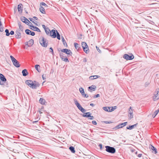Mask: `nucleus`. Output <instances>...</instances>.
I'll list each match as a JSON object with an SVG mask.
<instances>
[{"label":"nucleus","mask_w":159,"mask_h":159,"mask_svg":"<svg viewBox=\"0 0 159 159\" xmlns=\"http://www.w3.org/2000/svg\"><path fill=\"white\" fill-rule=\"evenodd\" d=\"M149 149H157L155 147L151 144H149Z\"/></svg>","instance_id":"obj_43"},{"label":"nucleus","mask_w":159,"mask_h":159,"mask_svg":"<svg viewBox=\"0 0 159 159\" xmlns=\"http://www.w3.org/2000/svg\"><path fill=\"white\" fill-rule=\"evenodd\" d=\"M33 85H34L33 87V89H35L37 87H39L40 85V84L36 81L34 80L33 81Z\"/></svg>","instance_id":"obj_17"},{"label":"nucleus","mask_w":159,"mask_h":159,"mask_svg":"<svg viewBox=\"0 0 159 159\" xmlns=\"http://www.w3.org/2000/svg\"><path fill=\"white\" fill-rule=\"evenodd\" d=\"M29 20L30 21H32V22H33V19H32V18H29Z\"/></svg>","instance_id":"obj_64"},{"label":"nucleus","mask_w":159,"mask_h":159,"mask_svg":"<svg viewBox=\"0 0 159 159\" xmlns=\"http://www.w3.org/2000/svg\"><path fill=\"white\" fill-rule=\"evenodd\" d=\"M42 26L43 28L44 29V30L45 29H47V28H46V26H45V25H42Z\"/></svg>","instance_id":"obj_59"},{"label":"nucleus","mask_w":159,"mask_h":159,"mask_svg":"<svg viewBox=\"0 0 159 159\" xmlns=\"http://www.w3.org/2000/svg\"><path fill=\"white\" fill-rule=\"evenodd\" d=\"M84 159H96L95 157L92 155V153L90 152L89 150L87 152H84Z\"/></svg>","instance_id":"obj_4"},{"label":"nucleus","mask_w":159,"mask_h":159,"mask_svg":"<svg viewBox=\"0 0 159 159\" xmlns=\"http://www.w3.org/2000/svg\"><path fill=\"white\" fill-rule=\"evenodd\" d=\"M61 51L62 52L66 54L68 57L70 56H72V52L70 49L67 48H64L62 49Z\"/></svg>","instance_id":"obj_11"},{"label":"nucleus","mask_w":159,"mask_h":159,"mask_svg":"<svg viewBox=\"0 0 159 159\" xmlns=\"http://www.w3.org/2000/svg\"><path fill=\"white\" fill-rule=\"evenodd\" d=\"M157 112V111H155L152 114V117H153V118H154L158 113Z\"/></svg>","instance_id":"obj_40"},{"label":"nucleus","mask_w":159,"mask_h":159,"mask_svg":"<svg viewBox=\"0 0 159 159\" xmlns=\"http://www.w3.org/2000/svg\"><path fill=\"white\" fill-rule=\"evenodd\" d=\"M105 148H106V149H115L114 147H111L109 146H106L105 147Z\"/></svg>","instance_id":"obj_38"},{"label":"nucleus","mask_w":159,"mask_h":159,"mask_svg":"<svg viewBox=\"0 0 159 159\" xmlns=\"http://www.w3.org/2000/svg\"><path fill=\"white\" fill-rule=\"evenodd\" d=\"M50 32V36L53 38H55L57 37L58 39L59 40H60V35L57 30L53 29Z\"/></svg>","instance_id":"obj_3"},{"label":"nucleus","mask_w":159,"mask_h":159,"mask_svg":"<svg viewBox=\"0 0 159 159\" xmlns=\"http://www.w3.org/2000/svg\"><path fill=\"white\" fill-rule=\"evenodd\" d=\"M99 97H100L99 94H96V95H94L93 96V98H97Z\"/></svg>","instance_id":"obj_49"},{"label":"nucleus","mask_w":159,"mask_h":159,"mask_svg":"<svg viewBox=\"0 0 159 159\" xmlns=\"http://www.w3.org/2000/svg\"><path fill=\"white\" fill-rule=\"evenodd\" d=\"M79 91L83 97L87 98L89 97L87 94L85 93L84 89L82 88H80L79 89Z\"/></svg>","instance_id":"obj_14"},{"label":"nucleus","mask_w":159,"mask_h":159,"mask_svg":"<svg viewBox=\"0 0 159 159\" xmlns=\"http://www.w3.org/2000/svg\"><path fill=\"white\" fill-rule=\"evenodd\" d=\"M42 111H41L39 109V110L38 111V112H39L40 114L43 113V112H42Z\"/></svg>","instance_id":"obj_62"},{"label":"nucleus","mask_w":159,"mask_h":159,"mask_svg":"<svg viewBox=\"0 0 159 159\" xmlns=\"http://www.w3.org/2000/svg\"><path fill=\"white\" fill-rule=\"evenodd\" d=\"M39 10L43 14H45V9L42 6H40Z\"/></svg>","instance_id":"obj_25"},{"label":"nucleus","mask_w":159,"mask_h":159,"mask_svg":"<svg viewBox=\"0 0 159 159\" xmlns=\"http://www.w3.org/2000/svg\"><path fill=\"white\" fill-rule=\"evenodd\" d=\"M17 11V8L16 7H15L14 9V11L15 13Z\"/></svg>","instance_id":"obj_61"},{"label":"nucleus","mask_w":159,"mask_h":159,"mask_svg":"<svg viewBox=\"0 0 159 159\" xmlns=\"http://www.w3.org/2000/svg\"><path fill=\"white\" fill-rule=\"evenodd\" d=\"M132 111H133L132 109V107H130L129 109V110L128 111V112L129 114V115H128L129 120H131L133 118V117Z\"/></svg>","instance_id":"obj_18"},{"label":"nucleus","mask_w":159,"mask_h":159,"mask_svg":"<svg viewBox=\"0 0 159 159\" xmlns=\"http://www.w3.org/2000/svg\"><path fill=\"white\" fill-rule=\"evenodd\" d=\"M39 41L42 46L45 48L47 47L48 44V41L46 39H45L44 37H40L39 39Z\"/></svg>","instance_id":"obj_5"},{"label":"nucleus","mask_w":159,"mask_h":159,"mask_svg":"<svg viewBox=\"0 0 159 159\" xmlns=\"http://www.w3.org/2000/svg\"><path fill=\"white\" fill-rule=\"evenodd\" d=\"M96 49L98 51V52L99 53H101L102 52L101 51V50L99 49V47H98V46H96Z\"/></svg>","instance_id":"obj_47"},{"label":"nucleus","mask_w":159,"mask_h":159,"mask_svg":"<svg viewBox=\"0 0 159 159\" xmlns=\"http://www.w3.org/2000/svg\"><path fill=\"white\" fill-rule=\"evenodd\" d=\"M127 124V122L119 124L118 125L112 128L111 129L116 130L117 129L122 128L123 127L125 126Z\"/></svg>","instance_id":"obj_10"},{"label":"nucleus","mask_w":159,"mask_h":159,"mask_svg":"<svg viewBox=\"0 0 159 159\" xmlns=\"http://www.w3.org/2000/svg\"><path fill=\"white\" fill-rule=\"evenodd\" d=\"M5 32L6 33V36H8L10 35V34H9L10 33L9 32V31L8 29H6Z\"/></svg>","instance_id":"obj_36"},{"label":"nucleus","mask_w":159,"mask_h":159,"mask_svg":"<svg viewBox=\"0 0 159 159\" xmlns=\"http://www.w3.org/2000/svg\"><path fill=\"white\" fill-rule=\"evenodd\" d=\"M92 123L95 125H97V123L96 121L95 120H93L92 121Z\"/></svg>","instance_id":"obj_55"},{"label":"nucleus","mask_w":159,"mask_h":159,"mask_svg":"<svg viewBox=\"0 0 159 159\" xmlns=\"http://www.w3.org/2000/svg\"><path fill=\"white\" fill-rule=\"evenodd\" d=\"M102 122H103L105 124H109L113 123V122L112 121L110 120V121H102Z\"/></svg>","instance_id":"obj_44"},{"label":"nucleus","mask_w":159,"mask_h":159,"mask_svg":"<svg viewBox=\"0 0 159 159\" xmlns=\"http://www.w3.org/2000/svg\"><path fill=\"white\" fill-rule=\"evenodd\" d=\"M74 45L77 51H80L82 50L80 45L77 43H74Z\"/></svg>","instance_id":"obj_19"},{"label":"nucleus","mask_w":159,"mask_h":159,"mask_svg":"<svg viewBox=\"0 0 159 159\" xmlns=\"http://www.w3.org/2000/svg\"><path fill=\"white\" fill-rule=\"evenodd\" d=\"M60 56L61 59L66 62H69V61L66 56H65V54L62 53H60Z\"/></svg>","instance_id":"obj_12"},{"label":"nucleus","mask_w":159,"mask_h":159,"mask_svg":"<svg viewBox=\"0 0 159 159\" xmlns=\"http://www.w3.org/2000/svg\"><path fill=\"white\" fill-rule=\"evenodd\" d=\"M100 76L99 75H93V76H91L89 77V78L90 80H94L95 79L97 78H99Z\"/></svg>","instance_id":"obj_28"},{"label":"nucleus","mask_w":159,"mask_h":159,"mask_svg":"<svg viewBox=\"0 0 159 159\" xmlns=\"http://www.w3.org/2000/svg\"><path fill=\"white\" fill-rule=\"evenodd\" d=\"M30 29L34 31H36L37 32H41L40 30L38 27L33 25L32 24H31V25H30Z\"/></svg>","instance_id":"obj_16"},{"label":"nucleus","mask_w":159,"mask_h":159,"mask_svg":"<svg viewBox=\"0 0 159 159\" xmlns=\"http://www.w3.org/2000/svg\"><path fill=\"white\" fill-rule=\"evenodd\" d=\"M31 31L30 30L28 29H26L25 30V33L27 35H30Z\"/></svg>","instance_id":"obj_35"},{"label":"nucleus","mask_w":159,"mask_h":159,"mask_svg":"<svg viewBox=\"0 0 159 159\" xmlns=\"http://www.w3.org/2000/svg\"><path fill=\"white\" fill-rule=\"evenodd\" d=\"M34 67L36 70L39 72H40L41 70H40V66L39 65H36L34 66Z\"/></svg>","instance_id":"obj_26"},{"label":"nucleus","mask_w":159,"mask_h":159,"mask_svg":"<svg viewBox=\"0 0 159 159\" xmlns=\"http://www.w3.org/2000/svg\"><path fill=\"white\" fill-rule=\"evenodd\" d=\"M74 101L75 105L76 106L78 109L82 113H84L82 115V116L84 117L88 118L91 115V113L89 112L84 113L86 110L81 106L77 100L75 98L74 99Z\"/></svg>","instance_id":"obj_1"},{"label":"nucleus","mask_w":159,"mask_h":159,"mask_svg":"<svg viewBox=\"0 0 159 159\" xmlns=\"http://www.w3.org/2000/svg\"><path fill=\"white\" fill-rule=\"evenodd\" d=\"M22 74L24 76H26L29 74V73L28 72L27 70L26 69L23 70H22Z\"/></svg>","instance_id":"obj_23"},{"label":"nucleus","mask_w":159,"mask_h":159,"mask_svg":"<svg viewBox=\"0 0 159 159\" xmlns=\"http://www.w3.org/2000/svg\"><path fill=\"white\" fill-rule=\"evenodd\" d=\"M0 85L3 87H8L9 84L7 82V79L2 74L0 73Z\"/></svg>","instance_id":"obj_2"},{"label":"nucleus","mask_w":159,"mask_h":159,"mask_svg":"<svg viewBox=\"0 0 159 159\" xmlns=\"http://www.w3.org/2000/svg\"><path fill=\"white\" fill-rule=\"evenodd\" d=\"M98 146L100 147V149H102V144H99Z\"/></svg>","instance_id":"obj_58"},{"label":"nucleus","mask_w":159,"mask_h":159,"mask_svg":"<svg viewBox=\"0 0 159 159\" xmlns=\"http://www.w3.org/2000/svg\"><path fill=\"white\" fill-rule=\"evenodd\" d=\"M10 57L14 65L17 68L20 67V65L19 64V62L17 61L13 56L11 55L10 56Z\"/></svg>","instance_id":"obj_7"},{"label":"nucleus","mask_w":159,"mask_h":159,"mask_svg":"<svg viewBox=\"0 0 159 159\" xmlns=\"http://www.w3.org/2000/svg\"><path fill=\"white\" fill-rule=\"evenodd\" d=\"M69 149H75V145L74 147H73L72 146H70V145H69Z\"/></svg>","instance_id":"obj_46"},{"label":"nucleus","mask_w":159,"mask_h":159,"mask_svg":"<svg viewBox=\"0 0 159 159\" xmlns=\"http://www.w3.org/2000/svg\"><path fill=\"white\" fill-rule=\"evenodd\" d=\"M20 19L21 20L24 22V21H25L26 20H27V19L25 17L23 16H22L20 17Z\"/></svg>","instance_id":"obj_33"},{"label":"nucleus","mask_w":159,"mask_h":159,"mask_svg":"<svg viewBox=\"0 0 159 159\" xmlns=\"http://www.w3.org/2000/svg\"><path fill=\"white\" fill-rule=\"evenodd\" d=\"M40 110L41 111H45L44 110V107L42 106H41L40 108H39Z\"/></svg>","instance_id":"obj_50"},{"label":"nucleus","mask_w":159,"mask_h":159,"mask_svg":"<svg viewBox=\"0 0 159 159\" xmlns=\"http://www.w3.org/2000/svg\"><path fill=\"white\" fill-rule=\"evenodd\" d=\"M111 108V107H103L102 109L104 110L105 111L110 112V111H110V108Z\"/></svg>","instance_id":"obj_29"},{"label":"nucleus","mask_w":159,"mask_h":159,"mask_svg":"<svg viewBox=\"0 0 159 159\" xmlns=\"http://www.w3.org/2000/svg\"><path fill=\"white\" fill-rule=\"evenodd\" d=\"M151 81H148L145 83L144 86L146 88L147 87L148 85L150 84Z\"/></svg>","instance_id":"obj_37"},{"label":"nucleus","mask_w":159,"mask_h":159,"mask_svg":"<svg viewBox=\"0 0 159 159\" xmlns=\"http://www.w3.org/2000/svg\"><path fill=\"white\" fill-rule=\"evenodd\" d=\"M51 31V30H50V31H46V30H45V32H46V34L50 36V31Z\"/></svg>","instance_id":"obj_52"},{"label":"nucleus","mask_w":159,"mask_h":159,"mask_svg":"<svg viewBox=\"0 0 159 159\" xmlns=\"http://www.w3.org/2000/svg\"><path fill=\"white\" fill-rule=\"evenodd\" d=\"M62 42L64 46L66 47H67V45L64 38H63Z\"/></svg>","instance_id":"obj_34"},{"label":"nucleus","mask_w":159,"mask_h":159,"mask_svg":"<svg viewBox=\"0 0 159 159\" xmlns=\"http://www.w3.org/2000/svg\"><path fill=\"white\" fill-rule=\"evenodd\" d=\"M71 152L73 153H75V150H70Z\"/></svg>","instance_id":"obj_63"},{"label":"nucleus","mask_w":159,"mask_h":159,"mask_svg":"<svg viewBox=\"0 0 159 159\" xmlns=\"http://www.w3.org/2000/svg\"><path fill=\"white\" fill-rule=\"evenodd\" d=\"M27 22H26L25 21H24V23H25V24L27 25H29L30 26V25H29L30 23H31V24H32L31 22L28 20H27Z\"/></svg>","instance_id":"obj_45"},{"label":"nucleus","mask_w":159,"mask_h":159,"mask_svg":"<svg viewBox=\"0 0 159 159\" xmlns=\"http://www.w3.org/2000/svg\"><path fill=\"white\" fill-rule=\"evenodd\" d=\"M33 44L34 40L32 39H31L28 42L26 43L25 45H27L28 47H30L32 46Z\"/></svg>","instance_id":"obj_21"},{"label":"nucleus","mask_w":159,"mask_h":159,"mask_svg":"<svg viewBox=\"0 0 159 159\" xmlns=\"http://www.w3.org/2000/svg\"><path fill=\"white\" fill-rule=\"evenodd\" d=\"M2 23H0V31L2 32L3 31V29L2 26Z\"/></svg>","instance_id":"obj_41"},{"label":"nucleus","mask_w":159,"mask_h":159,"mask_svg":"<svg viewBox=\"0 0 159 159\" xmlns=\"http://www.w3.org/2000/svg\"><path fill=\"white\" fill-rule=\"evenodd\" d=\"M40 6H43L45 7H48V5H47L44 2H42L40 3Z\"/></svg>","instance_id":"obj_31"},{"label":"nucleus","mask_w":159,"mask_h":159,"mask_svg":"<svg viewBox=\"0 0 159 159\" xmlns=\"http://www.w3.org/2000/svg\"><path fill=\"white\" fill-rule=\"evenodd\" d=\"M106 151L109 153H114L115 152L116 150H106Z\"/></svg>","instance_id":"obj_32"},{"label":"nucleus","mask_w":159,"mask_h":159,"mask_svg":"<svg viewBox=\"0 0 159 159\" xmlns=\"http://www.w3.org/2000/svg\"><path fill=\"white\" fill-rule=\"evenodd\" d=\"M81 46L83 51L87 54L89 52V48L88 45L85 42H83L81 43Z\"/></svg>","instance_id":"obj_6"},{"label":"nucleus","mask_w":159,"mask_h":159,"mask_svg":"<svg viewBox=\"0 0 159 159\" xmlns=\"http://www.w3.org/2000/svg\"><path fill=\"white\" fill-rule=\"evenodd\" d=\"M21 24V23L20 22H19L18 23V25L19 27V30L23 32L24 29V27L22 26Z\"/></svg>","instance_id":"obj_30"},{"label":"nucleus","mask_w":159,"mask_h":159,"mask_svg":"<svg viewBox=\"0 0 159 159\" xmlns=\"http://www.w3.org/2000/svg\"><path fill=\"white\" fill-rule=\"evenodd\" d=\"M63 144H64V146H61V147H60V148H64L66 149L67 148H68V145H67L66 143L65 144H64V143H63Z\"/></svg>","instance_id":"obj_39"},{"label":"nucleus","mask_w":159,"mask_h":159,"mask_svg":"<svg viewBox=\"0 0 159 159\" xmlns=\"http://www.w3.org/2000/svg\"><path fill=\"white\" fill-rule=\"evenodd\" d=\"M135 23H140V21H139L135 19Z\"/></svg>","instance_id":"obj_57"},{"label":"nucleus","mask_w":159,"mask_h":159,"mask_svg":"<svg viewBox=\"0 0 159 159\" xmlns=\"http://www.w3.org/2000/svg\"><path fill=\"white\" fill-rule=\"evenodd\" d=\"M94 119V117L93 116H91V115L90 116V117L88 118L90 120H93Z\"/></svg>","instance_id":"obj_53"},{"label":"nucleus","mask_w":159,"mask_h":159,"mask_svg":"<svg viewBox=\"0 0 159 159\" xmlns=\"http://www.w3.org/2000/svg\"><path fill=\"white\" fill-rule=\"evenodd\" d=\"M154 96H152V99L155 101L159 99V89H157L154 93Z\"/></svg>","instance_id":"obj_8"},{"label":"nucleus","mask_w":159,"mask_h":159,"mask_svg":"<svg viewBox=\"0 0 159 159\" xmlns=\"http://www.w3.org/2000/svg\"><path fill=\"white\" fill-rule=\"evenodd\" d=\"M123 57L125 59L130 60L133 59L134 58V57L132 53H130L129 55L125 54H124Z\"/></svg>","instance_id":"obj_9"},{"label":"nucleus","mask_w":159,"mask_h":159,"mask_svg":"<svg viewBox=\"0 0 159 159\" xmlns=\"http://www.w3.org/2000/svg\"><path fill=\"white\" fill-rule=\"evenodd\" d=\"M50 50V52H52V53L53 55L54 54V52L52 49V47H50L49 48Z\"/></svg>","instance_id":"obj_48"},{"label":"nucleus","mask_w":159,"mask_h":159,"mask_svg":"<svg viewBox=\"0 0 159 159\" xmlns=\"http://www.w3.org/2000/svg\"><path fill=\"white\" fill-rule=\"evenodd\" d=\"M39 102L42 105H45V103H47L45 99L43 98H40L39 100Z\"/></svg>","instance_id":"obj_24"},{"label":"nucleus","mask_w":159,"mask_h":159,"mask_svg":"<svg viewBox=\"0 0 159 159\" xmlns=\"http://www.w3.org/2000/svg\"><path fill=\"white\" fill-rule=\"evenodd\" d=\"M152 150V152L153 153L156 154L157 152V150Z\"/></svg>","instance_id":"obj_54"},{"label":"nucleus","mask_w":159,"mask_h":159,"mask_svg":"<svg viewBox=\"0 0 159 159\" xmlns=\"http://www.w3.org/2000/svg\"><path fill=\"white\" fill-rule=\"evenodd\" d=\"M35 35V33L34 32L31 31L30 35H31L32 36H34Z\"/></svg>","instance_id":"obj_51"},{"label":"nucleus","mask_w":159,"mask_h":159,"mask_svg":"<svg viewBox=\"0 0 159 159\" xmlns=\"http://www.w3.org/2000/svg\"><path fill=\"white\" fill-rule=\"evenodd\" d=\"M111 109L110 108V111H109L111 112L114 111L115 109H116V106L113 107H111Z\"/></svg>","instance_id":"obj_42"},{"label":"nucleus","mask_w":159,"mask_h":159,"mask_svg":"<svg viewBox=\"0 0 159 159\" xmlns=\"http://www.w3.org/2000/svg\"><path fill=\"white\" fill-rule=\"evenodd\" d=\"M138 123H137L134 125H129L126 127V129H128L131 130L134 128L135 127L137 126L138 125Z\"/></svg>","instance_id":"obj_22"},{"label":"nucleus","mask_w":159,"mask_h":159,"mask_svg":"<svg viewBox=\"0 0 159 159\" xmlns=\"http://www.w3.org/2000/svg\"><path fill=\"white\" fill-rule=\"evenodd\" d=\"M15 36L17 39H20L21 38V33L20 32V30L19 29L16 30Z\"/></svg>","instance_id":"obj_13"},{"label":"nucleus","mask_w":159,"mask_h":159,"mask_svg":"<svg viewBox=\"0 0 159 159\" xmlns=\"http://www.w3.org/2000/svg\"><path fill=\"white\" fill-rule=\"evenodd\" d=\"M87 61V59L86 58H84L83 59V62H86Z\"/></svg>","instance_id":"obj_60"},{"label":"nucleus","mask_w":159,"mask_h":159,"mask_svg":"<svg viewBox=\"0 0 159 159\" xmlns=\"http://www.w3.org/2000/svg\"><path fill=\"white\" fill-rule=\"evenodd\" d=\"M23 5L22 3H20L18 5V11L20 14L22 13L23 11Z\"/></svg>","instance_id":"obj_20"},{"label":"nucleus","mask_w":159,"mask_h":159,"mask_svg":"<svg viewBox=\"0 0 159 159\" xmlns=\"http://www.w3.org/2000/svg\"><path fill=\"white\" fill-rule=\"evenodd\" d=\"M96 86L95 85H92L91 86L88 87V90H92L93 91H94L96 89Z\"/></svg>","instance_id":"obj_27"},{"label":"nucleus","mask_w":159,"mask_h":159,"mask_svg":"<svg viewBox=\"0 0 159 159\" xmlns=\"http://www.w3.org/2000/svg\"><path fill=\"white\" fill-rule=\"evenodd\" d=\"M26 84L29 86L30 88L33 89V81L31 80H28L25 81Z\"/></svg>","instance_id":"obj_15"},{"label":"nucleus","mask_w":159,"mask_h":159,"mask_svg":"<svg viewBox=\"0 0 159 159\" xmlns=\"http://www.w3.org/2000/svg\"><path fill=\"white\" fill-rule=\"evenodd\" d=\"M10 34H10H11V35H14V32L13 31V30H11L10 32V33H9Z\"/></svg>","instance_id":"obj_56"}]
</instances>
